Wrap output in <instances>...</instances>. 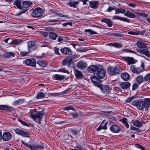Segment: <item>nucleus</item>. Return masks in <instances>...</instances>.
I'll return each instance as SVG.
<instances>
[{
  "label": "nucleus",
  "mask_w": 150,
  "mask_h": 150,
  "mask_svg": "<svg viewBox=\"0 0 150 150\" xmlns=\"http://www.w3.org/2000/svg\"><path fill=\"white\" fill-rule=\"evenodd\" d=\"M97 73V76L99 79H103L105 76V70L102 69L101 67H100V69L98 70Z\"/></svg>",
  "instance_id": "9d476101"
},
{
  "label": "nucleus",
  "mask_w": 150,
  "mask_h": 150,
  "mask_svg": "<svg viewBox=\"0 0 150 150\" xmlns=\"http://www.w3.org/2000/svg\"><path fill=\"white\" fill-rule=\"evenodd\" d=\"M54 51L55 54L58 55H60V54L59 52V49L57 47H54Z\"/></svg>",
  "instance_id": "13d9d810"
},
{
  "label": "nucleus",
  "mask_w": 150,
  "mask_h": 150,
  "mask_svg": "<svg viewBox=\"0 0 150 150\" xmlns=\"http://www.w3.org/2000/svg\"><path fill=\"white\" fill-rule=\"evenodd\" d=\"M110 129V130L114 133H118L121 130L119 126L116 125H113L111 126Z\"/></svg>",
  "instance_id": "2eb2a0df"
},
{
  "label": "nucleus",
  "mask_w": 150,
  "mask_h": 150,
  "mask_svg": "<svg viewBox=\"0 0 150 150\" xmlns=\"http://www.w3.org/2000/svg\"><path fill=\"white\" fill-rule=\"evenodd\" d=\"M125 15L128 17L132 18H134L136 17L135 15L134 14L127 11L126 13H125Z\"/></svg>",
  "instance_id": "7c9ffc66"
},
{
  "label": "nucleus",
  "mask_w": 150,
  "mask_h": 150,
  "mask_svg": "<svg viewBox=\"0 0 150 150\" xmlns=\"http://www.w3.org/2000/svg\"><path fill=\"white\" fill-rule=\"evenodd\" d=\"M98 78H97L96 76H93L91 79L92 82L94 84V85L96 86L97 84H99V83L101 82L100 80L98 79Z\"/></svg>",
  "instance_id": "cd10ccee"
},
{
  "label": "nucleus",
  "mask_w": 150,
  "mask_h": 150,
  "mask_svg": "<svg viewBox=\"0 0 150 150\" xmlns=\"http://www.w3.org/2000/svg\"><path fill=\"white\" fill-rule=\"evenodd\" d=\"M136 44L137 46L139 48L144 49L146 48L147 47L146 44L141 41H137Z\"/></svg>",
  "instance_id": "393cba45"
},
{
  "label": "nucleus",
  "mask_w": 150,
  "mask_h": 150,
  "mask_svg": "<svg viewBox=\"0 0 150 150\" xmlns=\"http://www.w3.org/2000/svg\"><path fill=\"white\" fill-rule=\"evenodd\" d=\"M144 79L145 81H148L150 80V74H146L144 77Z\"/></svg>",
  "instance_id": "603ef678"
},
{
  "label": "nucleus",
  "mask_w": 150,
  "mask_h": 150,
  "mask_svg": "<svg viewBox=\"0 0 150 150\" xmlns=\"http://www.w3.org/2000/svg\"><path fill=\"white\" fill-rule=\"evenodd\" d=\"M24 63L26 65L34 67H36V62L35 59H27L25 60Z\"/></svg>",
  "instance_id": "1a4fd4ad"
},
{
  "label": "nucleus",
  "mask_w": 150,
  "mask_h": 150,
  "mask_svg": "<svg viewBox=\"0 0 150 150\" xmlns=\"http://www.w3.org/2000/svg\"><path fill=\"white\" fill-rule=\"evenodd\" d=\"M87 66V64L84 62L80 61L77 63V67L81 69L86 68Z\"/></svg>",
  "instance_id": "a211bd4d"
},
{
  "label": "nucleus",
  "mask_w": 150,
  "mask_h": 150,
  "mask_svg": "<svg viewBox=\"0 0 150 150\" xmlns=\"http://www.w3.org/2000/svg\"><path fill=\"white\" fill-rule=\"evenodd\" d=\"M35 44L34 42L33 41L29 42L28 43V46L30 48L33 46Z\"/></svg>",
  "instance_id": "6e6d98bb"
},
{
  "label": "nucleus",
  "mask_w": 150,
  "mask_h": 150,
  "mask_svg": "<svg viewBox=\"0 0 150 150\" xmlns=\"http://www.w3.org/2000/svg\"><path fill=\"white\" fill-rule=\"evenodd\" d=\"M120 70L121 69L120 67L111 66L108 68L107 71L109 75L112 76L119 74Z\"/></svg>",
  "instance_id": "20e7f679"
},
{
  "label": "nucleus",
  "mask_w": 150,
  "mask_h": 150,
  "mask_svg": "<svg viewBox=\"0 0 150 150\" xmlns=\"http://www.w3.org/2000/svg\"><path fill=\"white\" fill-rule=\"evenodd\" d=\"M42 9L39 8H37L32 11L31 16L34 18L39 17L43 15Z\"/></svg>",
  "instance_id": "39448f33"
},
{
  "label": "nucleus",
  "mask_w": 150,
  "mask_h": 150,
  "mask_svg": "<svg viewBox=\"0 0 150 150\" xmlns=\"http://www.w3.org/2000/svg\"><path fill=\"white\" fill-rule=\"evenodd\" d=\"M138 14L139 15L145 18L147 17L148 16L147 14L144 13H138Z\"/></svg>",
  "instance_id": "052dcab7"
},
{
  "label": "nucleus",
  "mask_w": 150,
  "mask_h": 150,
  "mask_svg": "<svg viewBox=\"0 0 150 150\" xmlns=\"http://www.w3.org/2000/svg\"><path fill=\"white\" fill-rule=\"evenodd\" d=\"M22 42V40H21L14 39L9 44L18 45Z\"/></svg>",
  "instance_id": "473e14b6"
},
{
  "label": "nucleus",
  "mask_w": 150,
  "mask_h": 150,
  "mask_svg": "<svg viewBox=\"0 0 150 150\" xmlns=\"http://www.w3.org/2000/svg\"><path fill=\"white\" fill-rule=\"evenodd\" d=\"M0 57H1V58H9L10 56L9 54V53L6 52L5 53H4L3 55L0 54Z\"/></svg>",
  "instance_id": "c03bdc74"
},
{
  "label": "nucleus",
  "mask_w": 150,
  "mask_h": 150,
  "mask_svg": "<svg viewBox=\"0 0 150 150\" xmlns=\"http://www.w3.org/2000/svg\"><path fill=\"white\" fill-rule=\"evenodd\" d=\"M99 2L96 1H89L90 6L91 8H94L95 9L97 8Z\"/></svg>",
  "instance_id": "412c9836"
},
{
  "label": "nucleus",
  "mask_w": 150,
  "mask_h": 150,
  "mask_svg": "<svg viewBox=\"0 0 150 150\" xmlns=\"http://www.w3.org/2000/svg\"><path fill=\"white\" fill-rule=\"evenodd\" d=\"M11 138V135L9 132H5L3 135V140L4 141H7L9 140Z\"/></svg>",
  "instance_id": "dca6fc26"
},
{
  "label": "nucleus",
  "mask_w": 150,
  "mask_h": 150,
  "mask_svg": "<svg viewBox=\"0 0 150 150\" xmlns=\"http://www.w3.org/2000/svg\"><path fill=\"white\" fill-rule=\"evenodd\" d=\"M114 47H121V45L120 43H114Z\"/></svg>",
  "instance_id": "680f3d73"
},
{
  "label": "nucleus",
  "mask_w": 150,
  "mask_h": 150,
  "mask_svg": "<svg viewBox=\"0 0 150 150\" xmlns=\"http://www.w3.org/2000/svg\"><path fill=\"white\" fill-rule=\"evenodd\" d=\"M14 131L16 133L20 135L23 130L19 129H14Z\"/></svg>",
  "instance_id": "8fccbe9b"
},
{
  "label": "nucleus",
  "mask_w": 150,
  "mask_h": 150,
  "mask_svg": "<svg viewBox=\"0 0 150 150\" xmlns=\"http://www.w3.org/2000/svg\"><path fill=\"white\" fill-rule=\"evenodd\" d=\"M142 54H144L148 57H150L149 51L147 49H143Z\"/></svg>",
  "instance_id": "c9c22d12"
},
{
  "label": "nucleus",
  "mask_w": 150,
  "mask_h": 150,
  "mask_svg": "<svg viewBox=\"0 0 150 150\" xmlns=\"http://www.w3.org/2000/svg\"><path fill=\"white\" fill-rule=\"evenodd\" d=\"M88 50L86 48H80L79 49V51L81 52H85Z\"/></svg>",
  "instance_id": "69168bd1"
},
{
  "label": "nucleus",
  "mask_w": 150,
  "mask_h": 150,
  "mask_svg": "<svg viewBox=\"0 0 150 150\" xmlns=\"http://www.w3.org/2000/svg\"><path fill=\"white\" fill-rule=\"evenodd\" d=\"M100 67H102L99 65L96 66L94 65H91L87 69L90 72L93 73L99 70Z\"/></svg>",
  "instance_id": "9b49d317"
},
{
  "label": "nucleus",
  "mask_w": 150,
  "mask_h": 150,
  "mask_svg": "<svg viewBox=\"0 0 150 150\" xmlns=\"http://www.w3.org/2000/svg\"><path fill=\"white\" fill-rule=\"evenodd\" d=\"M18 121L19 122H20L21 123V124H22L23 125L27 126H28V124L26 123V122L22 121L21 119H20L19 118H18Z\"/></svg>",
  "instance_id": "5fc2aeb1"
},
{
  "label": "nucleus",
  "mask_w": 150,
  "mask_h": 150,
  "mask_svg": "<svg viewBox=\"0 0 150 150\" xmlns=\"http://www.w3.org/2000/svg\"><path fill=\"white\" fill-rule=\"evenodd\" d=\"M80 132L79 130L76 129H72L71 130V132L75 136L78 135Z\"/></svg>",
  "instance_id": "79ce46f5"
},
{
  "label": "nucleus",
  "mask_w": 150,
  "mask_h": 150,
  "mask_svg": "<svg viewBox=\"0 0 150 150\" xmlns=\"http://www.w3.org/2000/svg\"><path fill=\"white\" fill-rule=\"evenodd\" d=\"M134 145L136 147L138 148L141 149L142 150H145V147L138 144H135Z\"/></svg>",
  "instance_id": "de8ad7c7"
},
{
  "label": "nucleus",
  "mask_w": 150,
  "mask_h": 150,
  "mask_svg": "<svg viewBox=\"0 0 150 150\" xmlns=\"http://www.w3.org/2000/svg\"><path fill=\"white\" fill-rule=\"evenodd\" d=\"M101 21L107 24L108 26L109 27H111L112 25V22L110 20L108 19L107 18L103 19H101Z\"/></svg>",
  "instance_id": "b1692460"
},
{
  "label": "nucleus",
  "mask_w": 150,
  "mask_h": 150,
  "mask_svg": "<svg viewBox=\"0 0 150 150\" xmlns=\"http://www.w3.org/2000/svg\"><path fill=\"white\" fill-rule=\"evenodd\" d=\"M108 123V122H105L104 125H102V129H107V125Z\"/></svg>",
  "instance_id": "e2e57ef3"
},
{
  "label": "nucleus",
  "mask_w": 150,
  "mask_h": 150,
  "mask_svg": "<svg viewBox=\"0 0 150 150\" xmlns=\"http://www.w3.org/2000/svg\"><path fill=\"white\" fill-rule=\"evenodd\" d=\"M32 5V3L28 1H24L22 4L21 9L23 11V12H25L29 9Z\"/></svg>",
  "instance_id": "423d86ee"
},
{
  "label": "nucleus",
  "mask_w": 150,
  "mask_h": 150,
  "mask_svg": "<svg viewBox=\"0 0 150 150\" xmlns=\"http://www.w3.org/2000/svg\"><path fill=\"white\" fill-rule=\"evenodd\" d=\"M71 39L69 37L66 36L62 35L59 36L57 39V41L58 42H64Z\"/></svg>",
  "instance_id": "aec40b11"
},
{
  "label": "nucleus",
  "mask_w": 150,
  "mask_h": 150,
  "mask_svg": "<svg viewBox=\"0 0 150 150\" xmlns=\"http://www.w3.org/2000/svg\"><path fill=\"white\" fill-rule=\"evenodd\" d=\"M21 2L20 0H16L14 2V4L16 5L18 8L21 9L22 6Z\"/></svg>",
  "instance_id": "e433bc0d"
},
{
  "label": "nucleus",
  "mask_w": 150,
  "mask_h": 150,
  "mask_svg": "<svg viewBox=\"0 0 150 150\" xmlns=\"http://www.w3.org/2000/svg\"><path fill=\"white\" fill-rule=\"evenodd\" d=\"M132 105L136 106L139 110H142L144 108L146 111H147L150 106V98H146L144 101L134 100L132 102Z\"/></svg>",
  "instance_id": "f257e3e1"
},
{
  "label": "nucleus",
  "mask_w": 150,
  "mask_h": 150,
  "mask_svg": "<svg viewBox=\"0 0 150 150\" xmlns=\"http://www.w3.org/2000/svg\"><path fill=\"white\" fill-rule=\"evenodd\" d=\"M130 86V83L128 82H123L120 83V87L122 89H127Z\"/></svg>",
  "instance_id": "6ab92c4d"
},
{
  "label": "nucleus",
  "mask_w": 150,
  "mask_h": 150,
  "mask_svg": "<svg viewBox=\"0 0 150 150\" xmlns=\"http://www.w3.org/2000/svg\"><path fill=\"white\" fill-rule=\"evenodd\" d=\"M62 20H60L59 18H57L54 20H50L49 21V22H58L59 21H61Z\"/></svg>",
  "instance_id": "bf43d9fd"
},
{
  "label": "nucleus",
  "mask_w": 150,
  "mask_h": 150,
  "mask_svg": "<svg viewBox=\"0 0 150 150\" xmlns=\"http://www.w3.org/2000/svg\"><path fill=\"white\" fill-rule=\"evenodd\" d=\"M36 63L39 65L40 67H45L47 64V63L43 61H38Z\"/></svg>",
  "instance_id": "4c0bfd02"
},
{
  "label": "nucleus",
  "mask_w": 150,
  "mask_h": 150,
  "mask_svg": "<svg viewBox=\"0 0 150 150\" xmlns=\"http://www.w3.org/2000/svg\"><path fill=\"white\" fill-rule=\"evenodd\" d=\"M45 96L44 93L42 92H40L36 96V98L37 99L42 98H44Z\"/></svg>",
  "instance_id": "58836bf2"
},
{
  "label": "nucleus",
  "mask_w": 150,
  "mask_h": 150,
  "mask_svg": "<svg viewBox=\"0 0 150 150\" xmlns=\"http://www.w3.org/2000/svg\"><path fill=\"white\" fill-rule=\"evenodd\" d=\"M133 125L137 127H140L143 125L142 123L139 122L138 120H137L134 122L133 123Z\"/></svg>",
  "instance_id": "2f4dec72"
},
{
  "label": "nucleus",
  "mask_w": 150,
  "mask_h": 150,
  "mask_svg": "<svg viewBox=\"0 0 150 150\" xmlns=\"http://www.w3.org/2000/svg\"><path fill=\"white\" fill-rule=\"evenodd\" d=\"M84 32H88L91 35H92L93 34H97L96 32L93 31L91 29H85L84 31Z\"/></svg>",
  "instance_id": "ea45409f"
},
{
  "label": "nucleus",
  "mask_w": 150,
  "mask_h": 150,
  "mask_svg": "<svg viewBox=\"0 0 150 150\" xmlns=\"http://www.w3.org/2000/svg\"><path fill=\"white\" fill-rule=\"evenodd\" d=\"M121 77L125 81H127L129 79V75L127 73H122L121 74Z\"/></svg>",
  "instance_id": "c85d7f7f"
},
{
  "label": "nucleus",
  "mask_w": 150,
  "mask_h": 150,
  "mask_svg": "<svg viewBox=\"0 0 150 150\" xmlns=\"http://www.w3.org/2000/svg\"><path fill=\"white\" fill-rule=\"evenodd\" d=\"M115 6H109L107 9L106 11L107 12H110V11L115 10Z\"/></svg>",
  "instance_id": "49530a36"
},
{
  "label": "nucleus",
  "mask_w": 150,
  "mask_h": 150,
  "mask_svg": "<svg viewBox=\"0 0 150 150\" xmlns=\"http://www.w3.org/2000/svg\"><path fill=\"white\" fill-rule=\"evenodd\" d=\"M70 115L71 116V117H77L79 115V114L77 112H75L73 113H71L70 114Z\"/></svg>",
  "instance_id": "4d7b16f0"
},
{
  "label": "nucleus",
  "mask_w": 150,
  "mask_h": 150,
  "mask_svg": "<svg viewBox=\"0 0 150 150\" xmlns=\"http://www.w3.org/2000/svg\"><path fill=\"white\" fill-rule=\"evenodd\" d=\"M115 10V14L120 13L124 14L126 12V10L125 9L122 8H116Z\"/></svg>",
  "instance_id": "72a5a7b5"
},
{
  "label": "nucleus",
  "mask_w": 150,
  "mask_h": 150,
  "mask_svg": "<svg viewBox=\"0 0 150 150\" xmlns=\"http://www.w3.org/2000/svg\"><path fill=\"white\" fill-rule=\"evenodd\" d=\"M121 121L127 128L129 127V126L127 122V120L126 118H123L121 120Z\"/></svg>",
  "instance_id": "a19ab883"
},
{
  "label": "nucleus",
  "mask_w": 150,
  "mask_h": 150,
  "mask_svg": "<svg viewBox=\"0 0 150 150\" xmlns=\"http://www.w3.org/2000/svg\"><path fill=\"white\" fill-rule=\"evenodd\" d=\"M60 51L62 54H71L72 53L71 50L68 47H65L62 48Z\"/></svg>",
  "instance_id": "f3484780"
},
{
  "label": "nucleus",
  "mask_w": 150,
  "mask_h": 150,
  "mask_svg": "<svg viewBox=\"0 0 150 150\" xmlns=\"http://www.w3.org/2000/svg\"><path fill=\"white\" fill-rule=\"evenodd\" d=\"M72 62V57H70L64 59L62 62V64L63 65H67L69 67L71 66Z\"/></svg>",
  "instance_id": "0eeeda50"
},
{
  "label": "nucleus",
  "mask_w": 150,
  "mask_h": 150,
  "mask_svg": "<svg viewBox=\"0 0 150 150\" xmlns=\"http://www.w3.org/2000/svg\"><path fill=\"white\" fill-rule=\"evenodd\" d=\"M59 71L61 72L67 73L68 74L69 73V72L68 71L66 70L65 69L63 68H61L59 69Z\"/></svg>",
  "instance_id": "3c124183"
},
{
  "label": "nucleus",
  "mask_w": 150,
  "mask_h": 150,
  "mask_svg": "<svg viewBox=\"0 0 150 150\" xmlns=\"http://www.w3.org/2000/svg\"><path fill=\"white\" fill-rule=\"evenodd\" d=\"M13 109V107H9L6 105H0V110H7L9 112H11Z\"/></svg>",
  "instance_id": "4be33fe9"
},
{
  "label": "nucleus",
  "mask_w": 150,
  "mask_h": 150,
  "mask_svg": "<svg viewBox=\"0 0 150 150\" xmlns=\"http://www.w3.org/2000/svg\"><path fill=\"white\" fill-rule=\"evenodd\" d=\"M45 113L44 111H35L32 112L30 115V117L32 118L33 120L40 124V119L45 115Z\"/></svg>",
  "instance_id": "f03ea898"
},
{
  "label": "nucleus",
  "mask_w": 150,
  "mask_h": 150,
  "mask_svg": "<svg viewBox=\"0 0 150 150\" xmlns=\"http://www.w3.org/2000/svg\"><path fill=\"white\" fill-rule=\"evenodd\" d=\"M79 1L78 0L77 1H69L67 3V5L70 6L71 7H73L74 8H76L78 6Z\"/></svg>",
  "instance_id": "5701e85b"
},
{
  "label": "nucleus",
  "mask_w": 150,
  "mask_h": 150,
  "mask_svg": "<svg viewBox=\"0 0 150 150\" xmlns=\"http://www.w3.org/2000/svg\"><path fill=\"white\" fill-rule=\"evenodd\" d=\"M112 19H118L120 21H123L125 22H127L128 23L130 22V21L129 19L125 18H122L120 17L115 16H113L112 18Z\"/></svg>",
  "instance_id": "a878e982"
},
{
  "label": "nucleus",
  "mask_w": 150,
  "mask_h": 150,
  "mask_svg": "<svg viewBox=\"0 0 150 150\" xmlns=\"http://www.w3.org/2000/svg\"><path fill=\"white\" fill-rule=\"evenodd\" d=\"M122 58L123 59L125 60L128 62V65L133 64L135 63L134 59L132 57L125 56L122 57Z\"/></svg>",
  "instance_id": "f8f14e48"
},
{
  "label": "nucleus",
  "mask_w": 150,
  "mask_h": 150,
  "mask_svg": "<svg viewBox=\"0 0 150 150\" xmlns=\"http://www.w3.org/2000/svg\"><path fill=\"white\" fill-rule=\"evenodd\" d=\"M130 69L133 73L137 74H139L142 71V69L140 67H137L134 65H132Z\"/></svg>",
  "instance_id": "ddd939ff"
},
{
  "label": "nucleus",
  "mask_w": 150,
  "mask_h": 150,
  "mask_svg": "<svg viewBox=\"0 0 150 150\" xmlns=\"http://www.w3.org/2000/svg\"><path fill=\"white\" fill-rule=\"evenodd\" d=\"M74 110V108L73 107V106H68L66 107H65L63 110H64L66 111H68L69 110Z\"/></svg>",
  "instance_id": "a18cd8bd"
},
{
  "label": "nucleus",
  "mask_w": 150,
  "mask_h": 150,
  "mask_svg": "<svg viewBox=\"0 0 150 150\" xmlns=\"http://www.w3.org/2000/svg\"><path fill=\"white\" fill-rule=\"evenodd\" d=\"M102 112L105 114V115H109L110 114L112 113V111H102Z\"/></svg>",
  "instance_id": "338daca9"
},
{
  "label": "nucleus",
  "mask_w": 150,
  "mask_h": 150,
  "mask_svg": "<svg viewBox=\"0 0 150 150\" xmlns=\"http://www.w3.org/2000/svg\"><path fill=\"white\" fill-rule=\"evenodd\" d=\"M49 35L50 38L54 40H55L58 36L56 33L53 32H50Z\"/></svg>",
  "instance_id": "c756f323"
},
{
  "label": "nucleus",
  "mask_w": 150,
  "mask_h": 150,
  "mask_svg": "<svg viewBox=\"0 0 150 150\" xmlns=\"http://www.w3.org/2000/svg\"><path fill=\"white\" fill-rule=\"evenodd\" d=\"M21 142L23 144L27 146L31 150H42L44 149V146L42 144L40 145L37 144H28L23 141H22Z\"/></svg>",
  "instance_id": "7ed1b4c3"
},
{
  "label": "nucleus",
  "mask_w": 150,
  "mask_h": 150,
  "mask_svg": "<svg viewBox=\"0 0 150 150\" xmlns=\"http://www.w3.org/2000/svg\"><path fill=\"white\" fill-rule=\"evenodd\" d=\"M20 135L24 137H29L30 136L28 133L23 130Z\"/></svg>",
  "instance_id": "37998d69"
},
{
  "label": "nucleus",
  "mask_w": 150,
  "mask_h": 150,
  "mask_svg": "<svg viewBox=\"0 0 150 150\" xmlns=\"http://www.w3.org/2000/svg\"><path fill=\"white\" fill-rule=\"evenodd\" d=\"M138 85L137 83H134L132 86V90H135L136 89L138 88Z\"/></svg>",
  "instance_id": "0e129e2a"
},
{
  "label": "nucleus",
  "mask_w": 150,
  "mask_h": 150,
  "mask_svg": "<svg viewBox=\"0 0 150 150\" xmlns=\"http://www.w3.org/2000/svg\"><path fill=\"white\" fill-rule=\"evenodd\" d=\"M96 85L99 88L103 93L107 94L110 92L109 88L107 86L101 85L100 84H97Z\"/></svg>",
  "instance_id": "6e6552de"
},
{
  "label": "nucleus",
  "mask_w": 150,
  "mask_h": 150,
  "mask_svg": "<svg viewBox=\"0 0 150 150\" xmlns=\"http://www.w3.org/2000/svg\"><path fill=\"white\" fill-rule=\"evenodd\" d=\"M20 101L21 100H16L13 102V105H17L20 103Z\"/></svg>",
  "instance_id": "774afa93"
},
{
  "label": "nucleus",
  "mask_w": 150,
  "mask_h": 150,
  "mask_svg": "<svg viewBox=\"0 0 150 150\" xmlns=\"http://www.w3.org/2000/svg\"><path fill=\"white\" fill-rule=\"evenodd\" d=\"M75 74L77 78L78 79L82 78L83 76L81 72L77 69L75 70Z\"/></svg>",
  "instance_id": "bb28decb"
},
{
  "label": "nucleus",
  "mask_w": 150,
  "mask_h": 150,
  "mask_svg": "<svg viewBox=\"0 0 150 150\" xmlns=\"http://www.w3.org/2000/svg\"><path fill=\"white\" fill-rule=\"evenodd\" d=\"M136 81L139 84L142 83L144 81L143 76L142 75H139L136 78Z\"/></svg>",
  "instance_id": "f704fd0d"
},
{
  "label": "nucleus",
  "mask_w": 150,
  "mask_h": 150,
  "mask_svg": "<svg viewBox=\"0 0 150 150\" xmlns=\"http://www.w3.org/2000/svg\"><path fill=\"white\" fill-rule=\"evenodd\" d=\"M134 98V96L129 97L126 99L125 101V102L128 103H129L131 102Z\"/></svg>",
  "instance_id": "864d4df0"
},
{
  "label": "nucleus",
  "mask_w": 150,
  "mask_h": 150,
  "mask_svg": "<svg viewBox=\"0 0 150 150\" xmlns=\"http://www.w3.org/2000/svg\"><path fill=\"white\" fill-rule=\"evenodd\" d=\"M52 79L54 80L62 81L65 78V76L62 75L56 74L52 76Z\"/></svg>",
  "instance_id": "4468645a"
},
{
  "label": "nucleus",
  "mask_w": 150,
  "mask_h": 150,
  "mask_svg": "<svg viewBox=\"0 0 150 150\" xmlns=\"http://www.w3.org/2000/svg\"><path fill=\"white\" fill-rule=\"evenodd\" d=\"M40 33L41 35L44 36L45 37H46L48 34V32L43 31H40Z\"/></svg>",
  "instance_id": "09e8293b"
}]
</instances>
